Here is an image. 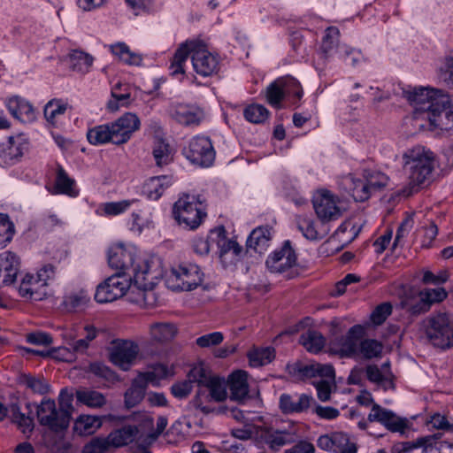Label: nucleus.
Listing matches in <instances>:
<instances>
[{"mask_svg": "<svg viewBox=\"0 0 453 453\" xmlns=\"http://www.w3.org/2000/svg\"><path fill=\"white\" fill-rule=\"evenodd\" d=\"M438 80L449 88H453V50L447 56L437 71Z\"/></svg>", "mask_w": 453, "mask_h": 453, "instance_id": "nucleus-51", "label": "nucleus"}, {"mask_svg": "<svg viewBox=\"0 0 453 453\" xmlns=\"http://www.w3.org/2000/svg\"><path fill=\"white\" fill-rule=\"evenodd\" d=\"M90 301V297L84 290H80L75 293H71L64 297L62 305L69 311H79L83 310L88 303Z\"/></svg>", "mask_w": 453, "mask_h": 453, "instance_id": "nucleus-43", "label": "nucleus"}, {"mask_svg": "<svg viewBox=\"0 0 453 453\" xmlns=\"http://www.w3.org/2000/svg\"><path fill=\"white\" fill-rule=\"evenodd\" d=\"M212 377L202 365L194 366L188 373L191 384L196 382L200 388H204Z\"/></svg>", "mask_w": 453, "mask_h": 453, "instance_id": "nucleus-61", "label": "nucleus"}, {"mask_svg": "<svg viewBox=\"0 0 453 453\" xmlns=\"http://www.w3.org/2000/svg\"><path fill=\"white\" fill-rule=\"evenodd\" d=\"M68 107V104L61 99H51L44 106V117L46 120L54 124L59 115H63Z\"/></svg>", "mask_w": 453, "mask_h": 453, "instance_id": "nucleus-52", "label": "nucleus"}, {"mask_svg": "<svg viewBox=\"0 0 453 453\" xmlns=\"http://www.w3.org/2000/svg\"><path fill=\"white\" fill-rule=\"evenodd\" d=\"M177 334V328L173 323L158 322L150 326L151 338L158 342L172 341Z\"/></svg>", "mask_w": 453, "mask_h": 453, "instance_id": "nucleus-37", "label": "nucleus"}, {"mask_svg": "<svg viewBox=\"0 0 453 453\" xmlns=\"http://www.w3.org/2000/svg\"><path fill=\"white\" fill-rule=\"evenodd\" d=\"M314 401L311 395L302 394L297 400L288 394H282L280 397V407L284 413H299L307 411Z\"/></svg>", "mask_w": 453, "mask_h": 453, "instance_id": "nucleus-27", "label": "nucleus"}, {"mask_svg": "<svg viewBox=\"0 0 453 453\" xmlns=\"http://www.w3.org/2000/svg\"><path fill=\"white\" fill-rule=\"evenodd\" d=\"M108 264L122 275L133 279L134 287L142 291V296L145 303L150 296L154 283L148 279L150 275V264L147 260L136 257L123 245H116L108 250Z\"/></svg>", "mask_w": 453, "mask_h": 453, "instance_id": "nucleus-1", "label": "nucleus"}, {"mask_svg": "<svg viewBox=\"0 0 453 453\" xmlns=\"http://www.w3.org/2000/svg\"><path fill=\"white\" fill-rule=\"evenodd\" d=\"M111 447L108 438H95L89 443L86 444L83 453H105Z\"/></svg>", "mask_w": 453, "mask_h": 453, "instance_id": "nucleus-64", "label": "nucleus"}, {"mask_svg": "<svg viewBox=\"0 0 453 453\" xmlns=\"http://www.w3.org/2000/svg\"><path fill=\"white\" fill-rule=\"evenodd\" d=\"M340 30L336 27H329L325 30L322 37L320 52L325 58L341 56V48L343 44L340 43Z\"/></svg>", "mask_w": 453, "mask_h": 453, "instance_id": "nucleus-25", "label": "nucleus"}, {"mask_svg": "<svg viewBox=\"0 0 453 453\" xmlns=\"http://www.w3.org/2000/svg\"><path fill=\"white\" fill-rule=\"evenodd\" d=\"M19 270V259L12 251L0 254V278L3 276V284L10 285L16 280Z\"/></svg>", "mask_w": 453, "mask_h": 453, "instance_id": "nucleus-23", "label": "nucleus"}, {"mask_svg": "<svg viewBox=\"0 0 453 453\" xmlns=\"http://www.w3.org/2000/svg\"><path fill=\"white\" fill-rule=\"evenodd\" d=\"M419 301L408 309L412 314H420L430 310L432 304L442 302L448 293L443 288H426L418 293Z\"/></svg>", "mask_w": 453, "mask_h": 453, "instance_id": "nucleus-20", "label": "nucleus"}, {"mask_svg": "<svg viewBox=\"0 0 453 453\" xmlns=\"http://www.w3.org/2000/svg\"><path fill=\"white\" fill-rule=\"evenodd\" d=\"M110 124L114 134L115 144L121 145L127 142L132 134L140 128L141 121L136 114L127 112Z\"/></svg>", "mask_w": 453, "mask_h": 453, "instance_id": "nucleus-17", "label": "nucleus"}, {"mask_svg": "<svg viewBox=\"0 0 453 453\" xmlns=\"http://www.w3.org/2000/svg\"><path fill=\"white\" fill-rule=\"evenodd\" d=\"M268 115V110L261 104H251L244 110L245 119L255 124L263 123L267 119Z\"/></svg>", "mask_w": 453, "mask_h": 453, "instance_id": "nucleus-56", "label": "nucleus"}, {"mask_svg": "<svg viewBox=\"0 0 453 453\" xmlns=\"http://www.w3.org/2000/svg\"><path fill=\"white\" fill-rule=\"evenodd\" d=\"M363 177L366 180L371 193L386 187L388 181L386 174L373 170H364Z\"/></svg>", "mask_w": 453, "mask_h": 453, "instance_id": "nucleus-53", "label": "nucleus"}, {"mask_svg": "<svg viewBox=\"0 0 453 453\" xmlns=\"http://www.w3.org/2000/svg\"><path fill=\"white\" fill-rule=\"evenodd\" d=\"M102 422L96 416L82 415L74 422V431L81 436H87L94 434L100 426Z\"/></svg>", "mask_w": 453, "mask_h": 453, "instance_id": "nucleus-38", "label": "nucleus"}, {"mask_svg": "<svg viewBox=\"0 0 453 453\" xmlns=\"http://www.w3.org/2000/svg\"><path fill=\"white\" fill-rule=\"evenodd\" d=\"M312 203L322 226L325 222L336 220L342 216V211L338 205L339 198L329 190H319L313 196Z\"/></svg>", "mask_w": 453, "mask_h": 453, "instance_id": "nucleus-13", "label": "nucleus"}, {"mask_svg": "<svg viewBox=\"0 0 453 453\" xmlns=\"http://www.w3.org/2000/svg\"><path fill=\"white\" fill-rule=\"evenodd\" d=\"M365 334V327L361 325H355L349 329L345 335L336 336L330 341V350L341 357H355L357 356V349Z\"/></svg>", "mask_w": 453, "mask_h": 453, "instance_id": "nucleus-9", "label": "nucleus"}, {"mask_svg": "<svg viewBox=\"0 0 453 453\" xmlns=\"http://www.w3.org/2000/svg\"><path fill=\"white\" fill-rule=\"evenodd\" d=\"M75 395L79 403L90 408H101L106 403L105 395L96 390L81 388L76 391Z\"/></svg>", "mask_w": 453, "mask_h": 453, "instance_id": "nucleus-36", "label": "nucleus"}, {"mask_svg": "<svg viewBox=\"0 0 453 453\" xmlns=\"http://www.w3.org/2000/svg\"><path fill=\"white\" fill-rule=\"evenodd\" d=\"M74 180L67 175L61 165L58 166L55 188L58 193L65 194L71 196H76L73 190Z\"/></svg>", "mask_w": 453, "mask_h": 453, "instance_id": "nucleus-50", "label": "nucleus"}, {"mask_svg": "<svg viewBox=\"0 0 453 453\" xmlns=\"http://www.w3.org/2000/svg\"><path fill=\"white\" fill-rule=\"evenodd\" d=\"M285 96V90L279 79L272 82L266 88L267 102L273 107L279 108Z\"/></svg>", "mask_w": 453, "mask_h": 453, "instance_id": "nucleus-59", "label": "nucleus"}, {"mask_svg": "<svg viewBox=\"0 0 453 453\" xmlns=\"http://www.w3.org/2000/svg\"><path fill=\"white\" fill-rule=\"evenodd\" d=\"M152 153L157 166L166 165L172 161L170 146L162 140L155 142Z\"/></svg>", "mask_w": 453, "mask_h": 453, "instance_id": "nucleus-55", "label": "nucleus"}, {"mask_svg": "<svg viewBox=\"0 0 453 453\" xmlns=\"http://www.w3.org/2000/svg\"><path fill=\"white\" fill-rule=\"evenodd\" d=\"M171 371L167 365L164 364H155L151 366V370L141 374L140 376L146 380V382H154L155 380H162L170 375Z\"/></svg>", "mask_w": 453, "mask_h": 453, "instance_id": "nucleus-63", "label": "nucleus"}, {"mask_svg": "<svg viewBox=\"0 0 453 453\" xmlns=\"http://www.w3.org/2000/svg\"><path fill=\"white\" fill-rule=\"evenodd\" d=\"M132 284V278H127V275L116 273L97 286L95 300L100 303L115 301L122 297L127 290L131 288Z\"/></svg>", "mask_w": 453, "mask_h": 453, "instance_id": "nucleus-8", "label": "nucleus"}, {"mask_svg": "<svg viewBox=\"0 0 453 453\" xmlns=\"http://www.w3.org/2000/svg\"><path fill=\"white\" fill-rule=\"evenodd\" d=\"M425 119L429 121L430 126L433 128H439L441 130L452 129L453 111L449 110V103L439 109V111L428 112V115Z\"/></svg>", "mask_w": 453, "mask_h": 453, "instance_id": "nucleus-29", "label": "nucleus"}, {"mask_svg": "<svg viewBox=\"0 0 453 453\" xmlns=\"http://www.w3.org/2000/svg\"><path fill=\"white\" fill-rule=\"evenodd\" d=\"M279 82L281 83L285 90V96H293L296 101H299L303 96V88L300 82L292 76H286L279 78Z\"/></svg>", "mask_w": 453, "mask_h": 453, "instance_id": "nucleus-57", "label": "nucleus"}, {"mask_svg": "<svg viewBox=\"0 0 453 453\" xmlns=\"http://www.w3.org/2000/svg\"><path fill=\"white\" fill-rule=\"evenodd\" d=\"M189 56L197 74L208 77L218 72V56L210 52L201 42L187 41L179 46L171 61L169 70L172 76L178 77L185 74L184 65Z\"/></svg>", "mask_w": 453, "mask_h": 453, "instance_id": "nucleus-2", "label": "nucleus"}, {"mask_svg": "<svg viewBox=\"0 0 453 453\" xmlns=\"http://www.w3.org/2000/svg\"><path fill=\"white\" fill-rule=\"evenodd\" d=\"M111 51L113 55L128 65H139L142 63V57L136 53L131 52L128 46L123 42L111 45Z\"/></svg>", "mask_w": 453, "mask_h": 453, "instance_id": "nucleus-48", "label": "nucleus"}, {"mask_svg": "<svg viewBox=\"0 0 453 453\" xmlns=\"http://www.w3.org/2000/svg\"><path fill=\"white\" fill-rule=\"evenodd\" d=\"M14 225L7 214L0 213V246H5L12 239Z\"/></svg>", "mask_w": 453, "mask_h": 453, "instance_id": "nucleus-60", "label": "nucleus"}, {"mask_svg": "<svg viewBox=\"0 0 453 453\" xmlns=\"http://www.w3.org/2000/svg\"><path fill=\"white\" fill-rule=\"evenodd\" d=\"M425 334L429 342L439 349L453 347V324L445 312H439L423 321Z\"/></svg>", "mask_w": 453, "mask_h": 453, "instance_id": "nucleus-6", "label": "nucleus"}, {"mask_svg": "<svg viewBox=\"0 0 453 453\" xmlns=\"http://www.w3.org/2000/svg\"><path fill=\"white\" fill-rule=\"evenodd\" d=\"M248 374L244 371L234 372L228 379L230 399L238 403H243L248 397L249 385Z\"/></svg>", "mask_w": 453, "mask_h": 453, "instance_id": "nucleus-24", "label": "nucleus"}, {"mask_svg": "<svg viewBox=\"0 0 453 453\" xmlns=\"http://www.w3.org/2000/svg\"><path fill=\"white\" fill-rule=\"evenodd\" d=\"M137 434V427L128 425L112 431L107 438L111 447L119 448L133 442Z\"/></svg>", "mask_w": 453, "mask_h": 453, "instance_id": "nucleus-32", "label": "nucleus"}, {"mask_svg": "<svg viewBox=\"0 0 453 453\" xmlns=\"http://www.w3.org/2000/svg\"><path fill=\"white\" fill-rule=\"evenodd\" d=\"M343 182L356 201L364 202L370 197L371 191L365 179L356 178L350 173L344 178Z\"/></svg>", "mask_w": 453, "mask_h": 453, "instance_id": "nucleus-31", "label": "nucleus"}, {"mask_svg": "<svg viewBox=\"0 0 453 453\" xmlns=\"http://www.w3.org/2000/svg\"><path fill=\"white\" fill-rule=\"evenodd\" d=\"M259 439L273 450H278L286 444L296 441L295 433L277 430L273 427H261Z\"/></svg>", "mask_w": 453, "mask_h": 453, "instance_id": "nucleus-19", "label": "nucleus"}, {"mask_svg": "<svg viewBox=\"0 0 453 453\" xmlns=\"http://www.w3.org/2000/svg\"><path fill=\"white\" fill-rule=\"evenodd\" d=\"M248 357L250 366H263L275 358V349L273 347L254 349L249 352Z\"/></svg>", "mask_w": 453, "mask_h": 453, "instance_id": "nucleus-42", "label": "nucleus"}, {"mask_svg": "<svg viewBox=\"0 0 453 453\" xmlns=\"http://www.w3.org/2000/svg\"><path fill=\"white\" fill-rule=\"evenodd\" d=\"M183 155L192 164L203 167L211 165L215 158L211 142L205 136L193 137L183 149Z\"/></svg>", "mask_w": 453, "mask_h": 453, "instance_id": "nucleus-10", "label": "nucleus"}, {"mask_svg": "<svg viewBox=\"0 0 453 453\" xmlns=\"http://www.w3.org/2000/svg\"><path fill=\"white\" fill-rule=\"evenodd\" d=\"M368 421L378 422L392 433H403L409 423L407 418L397 416L391 410L383 408L378 403L372 405Z\"/></svg>", "mask_w": 453, "mask_h": 453, "instance_id": "nucleus-15", "label": "nucleus"}, {"mask_svg": "<svg viewBox=\"0 0 453 453\" xmlns=\"http://www.w3.org/2000/svg\"><path fill=\"white\" fill-rule=\"evenodd\" d=\"M261 426H257L250 423H244L242 427H234L231 429V435L242 441H247L252 438H259Z\"/></svg>", "mask_w": 453, "mask_h": 453, "instance_id": "nucleus-58", "label": "nucleus"}, {"mask_svg": "<svg viewBox=\"0 0 453 453\" xmlns=\"http://www.w3.org/2000/svg\"><path fill=\"white\" fill-rule=\"evenodd\" d=\"M266 266L272 273H284L288 279L293 278V273L288 272L296 264V255L291 247L289 241H286L282 248L275 250L266 259Z\"/></svg>", "mask_w": 453, "mask_h": 453, "instance_id": "nucleus-14", "label": "nucleus"}, {"mask_svg": "<svg viewBox=\"0 0 453 453\" xmlns=\"http://www.w3.org/2000/svg\"><path fill=\"white\" fill-rule=\"evenodd\" d=\"M318 447L325 451L332 453H357L356 442L350 441L348 434L334 432L320 435L317 440Z\"/></svg>", "mask_w": 453, "mask_h": 453, "instance_id": "nucleus-16", "label": "nucleus"}, {"mask_svg": "<svg viewBox=\"0 0 453 453\" xmlns=\"http://www.w3.org/2000/svg\"><path fill=\"white\" fill-rule=\"evenodd\" d=\"M19 383L30 389L33 393L39 395H46L50 390V386L41 376H32L30 374H23L19 378Z\"/></svg>", "mask_w": 453, "mask_h": 453, "instance_id": "nucleus-44", "label": "nucleus"}, {"mask_svg": "<svg viewBox=\"0 0 453 453\" xmlns=\"http://www.w3.org/2000/svg\"><path fill=\"white\" fill-rule=\"evenodd\" d=\"M7 107L11 114L23 123H31L36 119L32 104L19 96L9 99Z\"/></svg>", "mask_w": 453, "mask_h": 453, "instance_id": "nucleus-22", "label": "nucleus"}, {"mask_svg": "<svg viewBox=\"0 0 453 453\" xmlns=\"http://www.w3.org/2000/svg\"><path fill=\"white\" fill-rule=\"evenodd\" d=\"M148 383L141 376L134 379L131 387L125 393V405L127 408L136 406L143 399Z\"/></svg>", "mask_w": 453, "mask_h": 453, "instance_id": "nucleus-34", "label": "nucleus"}, {"mask_svg": "<svg viewBox=\"0 0 453 453\" xmlns=\"http://www.w3.org/2000/svg\"><path fill=\"white\" fill-rule=\"evenodd\" d=\"M225 227L219 226L211 231L210 238L217 242L219 259L227 267L240 261L243 249L236 241L227 239Z\"/></svg>", "mask_w": 453, "mask_h": 453, "instance_id": "nucleus-11", "label": "nucleus"}, {"mask_svg": "<svg viewBox=\"0 0 453 453\" xmlns=\"http://www.w3.org/2000/svg\"><path fill=\"white\" fill-rule=\"evenodd\" d=\"M272 233L273 229L268 226L255 228L248 237L247 249H252L260 254L264 253L269 247Z\"/></svg>", "mask_w": 453, "mask_h": 453, "instance_id": "nucleus-26", "label": "nucleus"}, {"mask_svg": "<svg viewBox=\"0 0 453 453\" xmlns=\"http://www.w3.org/2000/svg\"><path fill=\"white\" fill-rule=\"evenodd\" d=\"M137 344L130 341L119 343L111 353V361L122 370L127 371L138 354Z\"/></svg>", "mask_w": 453, "mask_h": 453, "instance_id": "nucleus-18", "label": "nucleus"}, {"mask_svg": "<svg viewBox=\"0 0 453 453\" xmlns=\"http://www.w3.org/2000/svg\"><path fill=\"white\" fill-rule=\"evenodd\" d=\"M383 350L382 344L374 339L362 338L357 349V356L365 359H372L380 356Z\"/></svg>", "mask_w": 453, "mask_h": 453, "instance_id": "nucleus-47", "label": "nucleus"}, {"mask_svg": "<svg viewBox=\"0 0 453 453\" xmlns=\"http://www.w3.org/2000/svg\"><path fill=\"white\" fill-rule=\"evenodd\" d=\"M87 139L90 144L95 146L108 142L115 144L114 134L112 132V128H111L110 123L96 126L88 129L87 133Z\"/></svg>", "mask_w": 453, "mask_h": 453, "instance_id": "nucleus-33", "label": "nucleus"}, {"mask_svg": "<svg viewBox=\"0 0 453 453\" xmlns=\"http://www.w3.org/2000/svg\"><path fill=\"white\" fill-rule=\"evenodd\" d=\"M204 388L210 392V397H212L214 402H223L227 397L226 382L218 376H213Z\"/></svg>", "mask_w": 453, "mask_h": 453, "instance_id": "nucleus-49", "label": "nucleus"}, {"mask_svg": "<svg viewBox=\"0 0 453 453\" xmlns=\"http://www.w3.org/2000/svg\"><path fill=\"white\" fill-rule=\"evenodd\" d=\"M296 225L303 237L310 241L321 240L327 234V230L321 231L318 225L308 218H299Z\"/></svg>", "mask_w": 453, "mask_h": 453, "instance_id": "nucleus-40", "label": "nucleus"}, {"mask_svg": "<svg viewBox=\"0 0 453 453\" xmlns=\"http://www.w3.org/2000/svg\"><path fill=\"white\" fill-rule=\"evenodd\" d=\"M214 399L210 397V392L205 388H200L190 404L196 410H200L204 414L211 413L215 411L213 406Z\"/></svg>", "mask_w": 453, "mask_h": 453, "instance_id": "nucleus-46", "label": "nucleus"}, {"mask_svg": "<svg viewBox=\"0 0 453 453\" xmlns=\"http://www.w3.org/2000/svg\"><path fill=\"white\" fill-rule=\"evenodd\" d=\"M171 116L181 125H198L202 119V112L193 106L178 104L171 110Z\"/></svg>", "mask_w": 453, "mask_h": 453, "instance_id": "nucleus-28", "label": "nucleus"}, {"mask_svg": "<svg viewBox=\"0 0 453 453\" xmlns=\"http://www.w3.org/2000/svg\"><path fill=\"white\" fill-rule=\"evenodd\" d=\"M27 147V142L21 136H10L7 142L2 144L0 157L5 164L13 165L23 156Z\"/></svg>", "mask_w": 453, "mask_h": 453, "instance_id": "nucleus-21", "label": "nucleus"}, {"mask_svg": "<svg viewBox=\"0 0 453 453\" xmlns=\"http://www.w3.org/2000/svg\"><path fill=\"white\" fill-rule=\"evenodd\" d=\"M58 411L63 413H65L66 418L71 420L72 412L73 411V394L72 391L68 390L66 388H62L59 395H58Z\"/></svg>", "mask_w": 453, "mask_h": 453, "instance_id": "nucleus-62", "label": "nucleus"}, {"mask_svg": "<svg viewBox=\"0 0 453 453\" xmlns=\"http://www.w3.org/2000/svg\"><path fill=\"white\" fill-rule=\"evenodd\" d=\"M36 414L40 425L54 432L65 430L70 423L65 413L58 411L55 401L51 399H43L37 405Z\"/></svg>", "mask_w": 453, "mask_h": 453, "instance_id": "nucleus-12", "label": "nucleus"}, {"mask_svg": "<svg viewBox=\"0 0 453 453\" xmlns=\"http://www.w3.org/2000/svg\"><path fill=\"white\" fill-rule=\"evenodd\" d=\"M403 169L408 174L411 189L408 193L410 195L431 176L434 167V154L424 147L418 146L409 150L403 155Z\"/></svg>", "mask_w": 453, "mask_h": 453, "instance_id": "nucleus-3", "label": "nucleus"}, {"mask_svg": "<svg viewBox=\"0 0 453 453\" xmlns=\"http://www.w3.org/2000/svg\"><path fill=\"white\" fill-rule=\"evenodd\" d=\"M173 216L184 228H197L206 217L205 205L201 196L185 194L180 196L173 204Z\"/></svg>", "mask_w": 453, "mask_h": 453, "instance_id": "nucleus-4", "label": "nucleus"}, {"mask_svg": "<svg viewBox=\"0 0 453 453\" xmlns=\"http://www.w3.org/2000/svg\"><path fill=\"white\" fill-rule=\"evenodd\" d=\"M407 99L414 106V118L425 119L428 112L439 111L449 103V98L441 89L415 88L406 93Z\"/></svg>", "mask_w": 453, "mask_h": 453, "instance_id": "nucleus-5", "label": "nucleus"}, {"mask_svg": "<svg viewBox=\"0 0 453 453\" xmlns=\"http://www.w3.org/2000/svg\"><path fill=\"white\" fill-rule=\"evenodd\" d=\"M438 434L427 435L417 438L412 441H406L403 443L402 452H410L414 449L424 448L426 452H433V441L438 439Z\"/></svg>", "mask_w": 453, "mask_h": 453, "instance_id": "nucleus-54", "label": "nucleus"}, {"mask_svg": "<svg viewBox=\"0 0 453 453\" xmlns=\"http://www.w3.org/2000/svg\"><path fill=\"white\" fill-rule=\"evenodd\" d=\"M172 184V178L167 175L150 178L143 186V192L151 200H157Z\"/></svg>", "mask_w": 453, "mask_h": 453, "instance_id": "nucleus-30", "label": "nucleus"}, {"mask_svg": "<svg viewBox=\"0 0 453 453\" xmlns=\"http://www.w3.org/2000/svg\"><path fill=\"white\" fill-rule=\"evenodd\" d=\"M286 371L288 375L296 381L306 380L315 378L314 364L305 365L300 361L288 364Z\"/></svg>", "mask_w": 453, "mask_h": 453, "instance_id": "nucleus-39", "label": "nucleus"}, {"mask_svg": "<svg viewBox=\"0 0 453 453\" xmlns=\"http://www.w3.org/2000/svg\"><path fill=\"white\" fill-rule=\"evenodd\" d=\"M70 68L80 73H87L89 72L94 58L81 50H74L68 55Z\"/></svg>", "mask_w": 453, "mask_h": 453, "instance_id": "nucleus-35", "label": "nucleus"}, {"mask_svg": "<svg viewBox=\"0 0 453 453\" xmlns=\"http://www.w3.org/2000/svg\"><path fill=\"white\" fill-rule=\"evenodd\" d=\"M12 422L26 435H29L34 430V420L31 417L22 413L18 404H12L10 407Z\"/></svg>", "mask_w": 453, "mask_h": 453, "instance_id": "nucleus-45", "label": "nucleus"}, {"mask_svg": "<svg viewBox=\"0 0 453 453\" xmlns=\"http://www.w3.org/2000/svg\"><path fill=\"white\" fill-rule=\"evenodd\" d=\"M300 343L311 353H319L325 346L326 339L321 333L309 330L300 336Z\"/></svg>", "mask_w": 453, "mask_h": 453, "instance_id": "nucleus-41", "label": "nucleus"}, {"mask_svg": "<svg viewBox=\"0 0 453 453\" xmlns=\"http://www.w3.org/2000/svg\"><path fill=\"white\" fill-rule=\"evenodd\" d=\"M203 280L200 267L194 264H182L173 267L166 276V285L174 291H190Z\"/></svg>", "mask_w": 453, "mask_h": 453, "instance_id": "nucleus-7", "label": "nucleus"}]
</instances>
